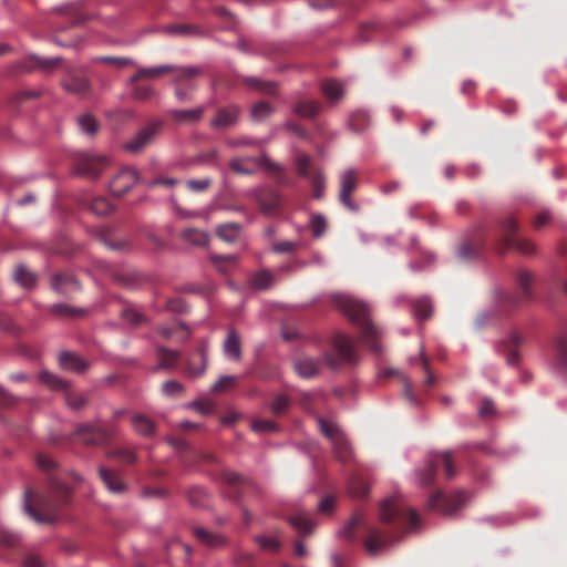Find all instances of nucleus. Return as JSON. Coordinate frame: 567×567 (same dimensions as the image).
Masks as SVG:
<instances>
[{
  "label": "nucleus",
  "instance_id": "864d4df0",
  "mask_svg": "<svg viewBox=\"0 0 567 567\" xmlns=\"http://www.w3.org/2000/svg\"><path fill=\"white\" fill-rule=\"evenodd\" d=\"M79 125L81 130L89 135H94L97 132L96 120L89 114L82 115L79 118Z\"/></svg>",
  "mask_w": 567,
  "mask_h": 567
},
{
  "label": "nucleus",
  "instance_id": "4468645a",
  "mask_svg": "<svg viewBox=\"0 0 567 567\" xmlns=\"http://www.w3.org/2000/svg\"><path fill=\"white\" fill-rule=\"evenodd\" d=\"M51 285L55 291L66 297L81 289L79 281L69 272L55 274L51 279Z\"/></svg>",
  "mask_w": 567,
  "mask_h": 567
},
{
  "label": "nucleus",
  "instance_id": "ea45409f",
  "mask_svg": "<svg viewBox=\"0 0 567 567\" xmlns=\"http://www.w3.org/2000/svg\"><path fill=\"white\" fill-rule=\"evenodd\" d=\"M51 312L62 317H82L86 313L83 308H73L64 303H56L51 307Z\"/></svg>",
  "mask_w": 567,
  "mask_h": 567
},
{
  "label": "nucleus",
  "instance_id": "9b49d317",
  "mask_svg": "<svg viewBox=\"0 0 567 567\" xmlns=\"http://www.w3.org/2000/svg\"><path fill=\"white\" fill-rule=\"evenodd\" d=\"M138 181V173L126 167L118 172L110 183V190L114 196H122L127 193Z\"/></svg>",
  "mask_w": 567,
  "mask_h": 567
},
{
  "label": "nucleus",
  "instance_id": "79ce46f5",
  "mask_svg": "<svg viewBox=\"0 0 567 567\" xmlns=\"http://www.w3.org/2000/svg\"><path fill=\"white\" fill-rule=\"evenodd\" d=\"M185 240L196 245V246H205L208 243V235L195 228L186 229L183 234Z\"/></svg>",
  "mask_w": 567,
  "mask_h": 567
},
{
  "label": "nucleus",
  "instance_id": "680f3d73",
  "mask_svg": "<svg viewBox=\"0 0 567 567\" xmlns=\"http://www.w3.org/2000/svg\"><path fill=\"white\" fill-rule=\"evenodd\" d=\"M212 184V179L203 178V179H189L187 182V187L193 192H205Z\"/></svg>",
  "mask_w": 567,
  "mask_h": 567
},
{
  "label": "nucleus",
  "instance_id": "2f4dec72",
  "mask_svg": "<svg viewBox=\"0 0 567 567\" xmlns=\"http://www.w3.org/2000/svg\"><path fill=\"white\" fill-rule=\"evenodd\" d=\"M320 104L316 101H299L293 107V112L301 117H315L320 111Z\"/></svg>",
  "mask_w": 567,
  "mask_h": 567
},
{
  "label": "nucleus",
  "instance_id": "dca6fc26",
  "mask_svg": "<svg viewBox=\"0 0 567 567\" xmlns=\"http://www.w3.org/2000/svg\"><path fill=\"white\" fill-rule=\"evenodd\" d=\"M193 534L196 539L210 548H218L225 545L226 539L224 536L217 533H213L204 527L196 526L193 528Z\"/></svg>",
  "mask_w": 567,
  "mask_h": 567
},
{
  "label": "nucleus",
  "instance_id": "bf43d9fd",
  "mask_svg": "<svg viewBox=\"0 0 567 567\" xmlns=\"http://www.w3.org/2000/svg\"><path fill=\"white\" fill-rule=\"evenodd\" d=\"M162 390L168 396H179L184 392V386L175 380H169L163 383Z\"/></svg>",
  "mask_w": 567,
  "mask_h": 567
},
{
  "label": "nucleus",
  "instance_id": "774afa93",
  "mask_svg": "<svg viewBox=\"0 0 567 567\" xmlns=\"http://www.w3.org/2000/svg\"><path fill=\"white\" fill-rule=\"evenodd\" d=\"M192 406L202 414H209L214 411V404L209 400L194 402Z\"/></svg>",
  "mask_w": 567,
  "mask_h": 567
},
{
  "label": "nucleus",
  "instance_id": "4d7b16f0",
  "mask_svg": "<svg viewBox=\"0 0 567 567\" xmlns=\"http://www.w3.org/2000/svg\"><path fill=\"white\" fill-rule=\"evenodd\" d=\"M122 318L133 326H140L145 321L144 316L134 308L123 309Z\"/></svg>",
  "mask_w": 567,
  "mask_h": 567
},
{
  "label": "nucleus",
  "instance_id": "f257e3e1",
  "mask_svg": "<svg viewBox=\"0 0 567 567\" xmlns=\"http://www.w3.org/2000/svg\"><path fill=\"white\" fill-rule=\"evenodd\" d=\"M70 496L69 487L52 476L42 492L25 491L24 511L38 523H52Z\"/></svg>",
  "mask_w": 567,
  "mask_h": 567
},
{
  "label": "nucleus",
  "instance_id": "412c9836",
  "mask_svg": "<svg viewBox=\"0 0 567 567\" xmlns=\"http://www.w3.org/2000/svg\"><path fill=\"white\" fill-rule=\"evenodd\" d=\"M224 352L229 359L235 361H238L241 358L240 338L234 329L228 331V336L224 341Z\"/></svg>",
  "mask_w": 567,
  "mask_h": 567
},
{
  "label": "nucleus",
  "instance_id": "c03bdc74",
  "mask_svg": "<svg viewBox=\"0 0 567 567\" xmlns=\"http://www.w3.org/2000/svg\"><path fill=\"white\" fill-rule=\"evenodd\" d=\"M40 380L44 384H47L49 388L54 390H62L66 389L68 384L64 380L60 379L59 377L48 372L43 371L40 373Z\"/></svg>",
  "mask_w": 567,
  "mask_h": 567
},
{
  "label": "nucleus",
  "instance_id": "69168bd1",
  "mask_svg": "<svg viewBox=\"0 0 567 567\" xmlns=\"http://www.w3.org/2000/svg\"><path fill=\"white\" fill-rule=\"evenodd\" d=\"M166 308L172 312L182 313L186 310V303L182 298H172L167 300Z\"/></svg>",
  "mask_w": 567,
  "mask_h": 567
},
{
  "label": "nucleus",
  "instance_id": "c756f323",
  "mask_svg": "<svg viewBox=\"0 0 567 567\" xmlns=\"http://www.w3.org/2000/svg\"><path fill=\"white\" fill-rule=\"evenodd\" d=\"M322 92L330 101H338L343 96L344 89L341 82L337 80H327L321 85Z\"/></svg>",
  "mask_w": 567,
  "mask_h": 567
},
{
  "label": "nucleus",
  "instance_id": "a211bd4d",
  "mask_svg": "<svg viewBox=\"0 0 567 567\" xmlns=\"http://www.w3.org/2000/svg\"><path fill=\"white\" fill-rule=\"evenodd\" d=\"M334 308L348 318L350 322L354 321V301L350 295L337 292L331 296Z\"/></svg>",
  "mask_w": 567,
  "mask_h": 567
},
{
  "label": "nucleus",
  "instance_id": "0e129e2a",
  "mask_svg": "<svg viewBox=\"0 0 567 567\" xmlns=\"http://www.w3.org/2000/svg\"><path fill=\"white\" fill-rule=\"evenodd\" d=\"M178 183H179V181L177 178L157 177L148 183V187H157V186L173 187V186L177 185Z\"/></svg>",
  "mask_w": 567,
  "mask_h": 567
},
{
  "label": "nucleus",
  "instance_id": "bb28decb",
  "mask_svg": "<svg viewBox=\"0 0 567 567\" xmlns=\"http://www.w3.org/2000/svg\"><path fill=\"white\" fill-rule=\"evenodd\" d=\"M295 370L302 378H312L319 371V363L311 358H302L295 362Z\"/></svg>",
  "mask_w": 567,
  "mask_h": 567
},
{
  "label": "nucleus",
  "instance_id": "ddd939ff",
  "mask_svg": "<svg viewBox=\"0 0 567 567\" xmlns=\"http://www.w3.org/2000/svg\"><path fill=\"white\" fill-rule=\"evenodd\" d=\"M99 476L104 486L114 494H123L127 489L126 483L123 481L118 471L109 470L104 466L99 467Z\"/></svg>",
  "mask_w": 567,
  "mask_h": 567
},
{
  "label": "nucleus",
  "instance_id": "37998d69",
  "mask_svg": "<svg viewBox=\"0 0 567 567\" xmlns=\"http://www.w3.org/2000/svg\"><path fill=\"white\" fill-rule=\"evenodd\" d=\"M188 501L193 506L203 507L207 503V493L205 488L195 486L188 492Z\"/></svg>",
  "mask_w": 567,
  "mask_h": 567
},
{
  "label": "nucleus",
  "instance_id": "6e6d98bb",
  "mask_svg": "<svg viewBox=\"0 0 567 567\" xmlns=\"http://www.w3.org/2000/svg\"><path fill=\"white\" fill-rule=\"evenodd\" d=\"M134 87H133V91H132V94H133V97L135 100H138V101H147L150 100L151 97L154 96V90L151 87V86H147V85H138L137 83L135 84H132Z\"/></svg>",
  "mask_w": 567,
  "mask_h": 567
},
{
  "label": "nucleus",
  "instance_id": "473e14b6",
  "mask_svg": "<svg viewBox=\"0 0 567 567\" xmlns=\"http://www.w3.org/2000/svg\"><path fill=\"white\" fill-rule=\"evenodd\" d=\"M400 507V498L398 495L385 498L381 503L380 513L383 520H391Z\"/></svg>",
  "mask_w": 567,
  "mask_h": 567
},
{
  "label": "nucleus",
  "instance_id": "5701e85b",
  "mask_svg": "<svg viewBox=\"0 0 567 567\" xmlns=\"http://www.w3.org/2000/svg\"><path fill=\"white\" fill-rule=\"evenodd\" d=\"M60 365L64 370L83 372L86 370L89 364L85 360L75 353L65 351L60 354Z\"/></svg>",
  "mask_w": 567,
  "mask_h": 567
},
{
  "label": "nucleus",
  "instance_id": "49530a36",
  "mask_svg": "<svg viewBox=\"0 0 567 567\" xmlns=\"http://www.w3.org/2000/svg\"><path fill=\"white\" fill-rule=\"evenodd\" d=\"M272 275L269 271H260L251 278V285L256 289H267L272 284Z\"/></svg>",
  "mask_w": 567,
  "mask_h": 567
},
{
  "label": "nucleus",
  "instance_id": "6e6552de",
  "mask_svg": "<svg viewBox=\"0 0 567 567\" xmlns=\"http://www.w3.org/2000/svg\"><path fill=\"white\" fill-rule=\"evenodd\" d=\"M162 128V121H153L146 124L136 133V135L132 140L126 142L125 150L131 153L142 152L145 147L151 145L156 140Z\"/></svg>",
  "mask_w": 567,
  "mask_h": 567
},
{
  "label": "nucleus",
  "instance_id": "09e8293b",
  "mask_svg": "<svg viewBox=\"0 0 567 567\" xmlns=\"http://www.w3.org/2000/svg\"><path fill=\"white\" fill-rule=\"evenodd\" d=\"M290 405V401L288 396L284 394H278L274 398L270 403V410L275 415L284 414Z\"/></svg>",
  "mask_w": 567,
  "mask_h": 567
},
{
  "label": "nucleus",
  "instance_id": "f8f14e48",
  "mask_svg": "<svg viewBox=\"0 0 567 567\" xmlns=\"http://www.w3.org/2000/svg\"><path fill=\"white\" fill-rule=\"evenodd\" d=\"M357 327L360 326L362 334L364 338L371 341V347L378 350V344L375 340L380 336V330L374 327L370 320L368 319L369 308L363 302L357 301Z\"/></svg>",
  "mask_w": 567,
  "mask_h": 567
},
{
  "label": "nucleus",
  "instance_id": "052dcab7",
  "mask_svg": "<svg viewBox=\"0 0 567 567\" xmlns=\"http://www.w3.org/2000/svg\"><path fill=\"white\" fill-rule=\"evenodd\" d=\"M168 31L176 34H197L198 29L193 24H174L168 28Z\"/></svg>",
  "mask_w": 567,
  "mask_h": 567
},
{
  "label": "nucleus",
  "instance_id": "e2e57ef3",
  "mask_svg": "<svg viewBox=\"0 0 567 567\" xmlns=\"http://www.w3.org/2000/svg\"><path fill=\"white\" fill-rule=\"evenodd\" d=\"M334 509V498L332 496L323 497L318 504V512L323 515L332 514Z\"/></svg>",
  "mask_w": 567,
  "mask_h": 567
},
{
  "label": "nucleus",
  "instance_id": "393cba45",
  "mask_svg": "<svg viewBox=\"0 0 567 567\" xmlns=\"http://www.w3.org/2000/svg\"><path fill=\"white\" fill-rule=\"evenodd\" d=\"M204 113V107L193 110H173L169 112L171 118L179 123H195L198 122Z\"/></svg>",
  "mask_w": 567,
  "mask_h": 567
},
{
  "label": "nucleus",
  "instance_id": "7c9ffc66",
  "mask_svg": "<svg viewBox=\"0 0 567 567\" xmlns=\"http://www.w3.org/2000/svg\"><path fill=\"white\" fill-rule=\"evenodd\" d=\"M87 208L97 216H105L113 212V205L105 197H94L86 204Z\"/></svg>",
  "mask_w": 567,
  "mask_h": 567
},
{
  "label": "nucleus",
  "instance_id": "a878e982",
  "mask_svg": "<svg viewBox=\"0 0 567 567\" xmlns=\"http://www.w3.org/2000/svg\"><path fill=\"white\" fill-rule=\"evenodd\" d=\"M132 425L138 434L144 436H151L155 433V423L144 414L133 415Z\"/></svg>",
  "mask_w": 567,
  "mask_h": 567
},
{
  "label": "nucleus",
  "instance_id": "b1692460",
  "mask_svg": "<svg viewBox=\"0 0 567 567\" xmlns=\"http://www.w3.org/2000/svg\"><path fill=\"white\" fill-rule=\"evenodd\" d=\"M63 86L68 92L84 96L90 91L89 80L82 75H71L64 82Z\"/></svg>",
  "mask_w": 567,
  "mask_h": 567
},
{
  "label": "nucleus",
  "instance_id": "6ab92c4d",
  "mask_svg": "<svg viewBox=\"0 0 567 567\" xmlns=\"http://www.w3.org/2000/svg\"><path fill=\"white\" fill-rule=\"evenodd\" d=\"M353 190H354V171L348 169L341 176V189H340L339 198H340V202L349 208L353 207L352 206Z\"/></svg>",
  "mask_w": 567,
  "mask_h": 567
},
{
  "label": "nucleus",
  "instance_id": "0eeeda50",
  "mask_svg": "<svg viewBox=\"0 0 567 567\" xmlns=\"http://www.w3.org/2000/svg\"><path fill=\"white\" fill-rule=\"evenodd\" d=\"M75 433L83 443L100 445L114 436L115 429L112 424H83L78 426Z\"/></svg>",
  "mask_w": 567,
  "mask_h": 567
},
{
  "label": "nucleus",
  "instance_id": "3c124183",
  "mask_svg": "<svg viewBox=\"0 0 567 567\" xmlns=\"http://www.w3.org/2000/svg\"><path fill=\"white\" fill-rule=\"evenodd\" d=\"M413 311L416 318L427 319L432 313V305L427 299L417 300L413 306Z\"/></svg>",
  "mask_w": 567,
  "mask_h": 567
},
{
  "label": "nucleus",
  "instance_id": "de8ad7c7",
  "mask_svg": "<svg viewBox=\"0 0 567 567\" xmlns=\"http://www.w3.org/2000/svg\"><path fill=\"white\" fill-rule=\"evenodd\" d=\"M37 465L41 471L48 474H55L58 471L55 461L45 454L40 453L37 455Z\"/></svg>",
  "mask_w": 567,
  "mask_h": 567
},
{
  "label": "nucleus",
  "instance_id": "e433bc0d",
  "mask_svg": "<svg viewBox=\"0 0 567 567\" xmlns=\"http://www.w3.org/2000/svg\"><path fill=\"white\" fill-rule=\"evenodd\" d=\"M238 384V378L235 375L220 377L210 388L214 393H225Z\"/></svg>",
  "mask_w": 567,
  "mask_h": 567
},
{
  "label": "nucleus",
  "instance_id": "8fccbe9b",
  "mask_svg": "<svg viewBox=\"0 0 567 567\" xmlns=\"http://www.w3.org/2000/svg\"><path fill=\"white\" fill-rule=\"evenodd\" d=\"M272 113V107L267 102H258L251 109V116L255 121H262Z\"/></svg>",
  "mask_w": 567,
  "mask_h": 567
},
{
  "label": "nucleus",
  "instance_id": "9d476101",
  "mask_svg": "<svg viewBox=\"0 0 567 567\" xmlns=\"http://www.w3.org/2000/svg\"><path fill=\"white\" fill-rule=\"evenodd\" d=\"M333 348L337 352L338 358L328 355L327 363L332 368L337 369L341 362L350 361L353 355V342L350 337L343 333H337L333 339Z\"/></svg>",
  "mask_w": 567,
  "mask_h": 567
},
{
  "label": "nucleus",
  "instance_id": "7ed1b4c3",
  "mask_svg": "<svg viewBox=\"0 0 567 567\" xmlns=\"http://www.w3.org/2000/svg\"><path fill=\"white\" fill-rule=\"evenodd\" d=\"M259 166L265 167L270 173H284V168L279 164L271 162L265 155L260 157H235L229 162L230 169L241 175H252ZM278 183L288 184L289 182L284 175H280Z\"/></svg>",
  "mask_w": 567,
  "mask_h": 567
},
{
  "label": "nucleus",
  "instance_id": "338daca9",
  "mask_svg": "<svg viewBox=\"0 0 567 567\" xmlns=\"http://www.w3.org/2000/svg\"><path fill=\"white\" fill-rule=\"evenodd\" d=\"M254 559V555L245 551H240L236 556V563L239 567H255Z\"/></svg>",
  "mask_w": 567,
  "mask_h": 567
},
{
  "label": "nucleus",
  "instance_id": "4be33fe9",
  "mask_svg": "<svg viewBox=\"0 0 567 567\" xmlns=\"http://www.w3.org/2000/svg\"><path fill=\"white\" fill-rule=\"evenodd\" d=\"M61 58L44 59L37 55L30 56L27 62L21 65L22 71H31L32 69L39 68L44 71H51L61 63Z\"/></svg>",
  "mask_w": 567,
  "mask_h": 567
},
{
  "label": "nucleus",
  "instance_id": "423d86ee",
  "mask_svg": "<svg viewBox=\"0 0 567 567\" xmlns=\"http://www.w3.org/2000/svg\"><path fill=\"white\" fill-rule=\"evenodd\" d=\"M73 163L78 175L96 178L106 167L107 159L104 156L81 153L74 157Z\"/></svg>",
  "mask_w": 567,
  "mask_h": 567
},
{
  "label": "nucleus",
  "instance_id": "20e7f679",
  "mask_svg": "<svg viewBox=\"0 0 567 567\" xmlns=\"http://www.w3.org/2000/svg\"><path fill=\"white\" fill-rule=\"evenodd\" d=\"M317 424L321 434L332 444L336 457L342 463L349 461L351 457V449L344 440L340 427L334 422L324 417H318Z\"/></svg>",
  "mask_w": 567,
  "mask_h": 567
},
{
  "label": "nucleus",
  "instance_id": "72a5a7b5",
  "mask_svg": "<svg viewBox=\"0 0 567 567\" xmlns=\"http://www.w3.org/2000/svg\"><path fill=\"white\" fill-rule=\"evenodd\" d=\"M212 262L223 274H227L237 264L236 255H213Z\"/></svg>",
  "mask_w": 567,
  "mask_h": 567
},
{
  "label": "nucleus",
  "instance_id": "13d9d810",
  "mask_svg": "<svg viewBox=\"0 0 567 567\" xmlns=\"http://www.w3.org/2000/svg\"><path fill=\"white\" fill-rule=\"evenodd\" d=\"M256 542L264 550L278 551L280 548V542L272 537L257 536Z\"/></svg>",
  "mask_w": 567,
  "mask_h": 567
},
{
  "label": "nucleus",
  "instance_id": "f03ea898",
  "mask_svg": "<svg viewBox=\"0 0 567 567\" xmlns=\"http://www.w3.org/2000/svg\"><path fill=\"white\" fill-rule=\"evenodd\" d=\"M167 73H174V83H181L184 80L188 81L190 78H196L200 74V71L194 66L179 68L169 64L153 68H137L136 73L131 76L130 83L135 84L141 80H154Z\"/></svg>",
  "mask_w": 567,
  "mask_h": 567
},
{
  "label": "nucleus",
  "instance_id": "4c0bfd02",
  "mask_svg": "<svg viewBox=\"0 0 567 567\" xmlns=\"http://www.w3.org/2000/svg\"><path fill=\"white\" fill-rule=\"evenodd\" d=\"M194 79L190 78L188 81L184 80L181 83H175V95L182 102H187L192 100V91L195 90Z\"/></svg>",
  "mask_w": 567,
  "mask_h": 567
},
{
  "label": "nucleus",
  "instance_id": "f3484780",
  "mask_svg": "<svg viewBox=\"0 0 567 567\" xmlns=\"http://www.w3.org/2000/svg\"><path fill=\"white\" fill-rule=\"evenodd\" d=\"M239 115V109L236 105H230L224 109H220L217 112L215 118L212 120L210 125L213 127H229L236 124Z\"/></svg>",
  "mask_w": 567,
  "mask_h": 567
},
{
  "label": "nucleus",
  "instance_id": "c85d7f7f",
  "mask_svg": "<svg viewBox=\"0 0 567 567\" xmlns=\"http://www.w3.org/2000/svg\"><path fill=\"white\" fill-rule=\"evenodd\" d=\"M290 524L303 536L311 535L315 528L312 519L306 514H297L290 518Z\"/></svg>",
  "mask_w": 567,
  "mask_h": 567
},
{
  "label": "nucleus",
  "instance_id": "a19ab883",
  "mask_svg": "<svg viewBox=\"0 0 567 567\" xmlns=\"http://www.w3.org/2000/svg\"><path fill=\"white\" fill-rule=\"evenodd\" d=\"M364 547L370 555H377L384 547V540L378 532H370L364 540Z\"/></svg>",
  "mask_w": 567,
  "mask_h": 567
},
{
  "label": "nucleus",
  "instance_id": "58836bf2",
  "mask_svg": "<svg viewBox=\"0 0 567 567\" xmlns=\"http://www.w3.org/2000/svg\"><path fill=\"white\" fill-rule=\"evenodd\" d=\"M107 456L118 458L126 464H134L137 461L136 453L126 447H116L107 452Z\"/></svg>",
  "mask_w": 567,
  "mask_h": 567
},
{
  "label": "nucleus",
  "instance_id": "c9c22d12",
  "mask_svg": "<svg viewBox=\"0 0 567 567\" xmlns=\"http://www.w3.org/2000/svg\"><path fill=\"white\" fill-rule=\"evenodd\" d=\"M14 280L24 288H30L35 284V275L29 271L24 266L20 265L13 272Z\"/></svg>",
  "mask_w": 567,
  "mask_h": 567
},
{
  "label": "nucleus",
  "instance_id": "603ef678",
  "mask_svg": "<svg viewBox=\"0 0 567 567\" xmlns=\"http://www.w3.org/2000/svg\"><path fill=\"white\" fill-rule=\"evenodd\" d=\"M206 369V354L204 348L200 349V367L196 368L193 361L186 364V373L192 378H197L204 373Z\"/></svg>",
  "mask_w": 567,
  "mask_h": 567
},
{
  "label": "nucleus",
  "instance_id": "1a4fd4ad",
  "mask_svg": "<svg viewBox=\"0 0 567 567\" xmlns=\"http://www.w3.org/2000/svg\"><path fill=\"white\" fill-rule=\"evenodd\" d=\"M223 482L228 486V496L238 499L255 488L251 480L239 475L236 472L225 471L221 474Z\"/></svg>",
  "mask_w": 567,
  "mask_h": 567
},
{
  "label": "nucleus",
  "instance_id": "a18cd8bd",
  "mask_svg": "<svg viewBox=\"0 0 567 567\" xmlns=\"http://www.w3.org/2000/svg\"><path fill=\"white\" fill-rule=\"evenodd\" d=\"M310 228L315 238H320L327 229V220L320 214H315L310 220Z\"/></svg>",
  "mask_w": 567,
  "mask_h": 567
},
{
  "label": "nucleus",
  "instance_id": "aec40b11",
  "mask_svg": "<svg viewBox=\"0 0 567 567\" xmlns=\"http://www.w3.org/2000/svg\"><path fill=\"white\" fill-rule=\"evenodd\" d=\"M158 364L154 368V371L161 369H172L177 365L181 360V352L176 350H169L165 347L157 348Z\"/></svg>",
  "mask_w": 567,
  "mask_h": 567
},
{
  "label": "nucleus",
  "instance_id": "f704fd0d",
  "mask_svg": "<svg viewBox=\"0 0 567 567\" xmlns=\"http://www.w3.org/2000/svg\"><path fill=\"white\" fill-rule=\"evenodd\" d=\"M245 83L248 87L262 93L276 94L277 92V85L275 82L262 81L258 78H247L245 79Z\"/></svg>",
  "mask_w": 567,
  "mask_h": 567
},
{
  "label": "nucleus",
  "instance_id": "cd10ccee",
  "mask_svg": "<svg viewBox=\"0 0 567 567\" xmlns=\"http://www.w3.org/2000/svg\"><path fill=\"white\" fill-rule=\"evenodd\" d=\"M241 231V225L238 223H225L217 227L216 234L217 236L226 241L234 243Z\"/></svg>",
  "mask_w": 567,
  "mask_h": 567
},
{
  "label": "nucleus",
  "instance_id": "5fc2aeb1",
  "mask_svg": "<svg viewBox=\"0 0 567 567\" xmlns=\"http://www.w3.org/2000/svg\"><path fill=\"white\" fill-rule=\"evenodd\" d=\"M251 427L260 433H274L278 431V424L270 420H256L252 422Z\"/></svg>",
  "mask_w": 567,
  "mask_h": 567
},
{
  "label": "nucleus",
  "instance_id": "39448f33",
  "mask_svg": "<svg viewBox=\"0 0 567 567\" xmlns=\"http://www.w3.org/2000/svg\"><path fill=\"white\" fill-rule=\"evenodd\" d=\"M295 166L297 169V173L301 177L309 178L312 188H313V197L316 199L322 198V193L324 188V177L319 168L315 167L310 157L303 153L297 154L295 158Z\"/></svg>",
  "mask_w": 567,
  "mask_h": 567
},
{
  "label": "nucleus",
  "instance_id": "2eb2a0df",
  "mask_svg": "<svg viewBox=\"0 0 567 567\" xmlns=\"http://www.w3.org/2000/svg\"><path fill=\"white\" fill-rule=\"evenodd\" d=\"M260 210L267 216H276L280 210L281 197L271 189H266L257 195Z\"/></svg>",
  "mask_w": 567,
  "mask_h": 567
}]
</instances>
